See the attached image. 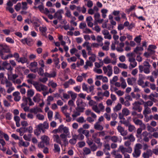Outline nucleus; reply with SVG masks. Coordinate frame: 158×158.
I'll use <instances>...</instances> for the list:
<instances>
[{"mask_svg":"<svg viewBox=\"0 0 158 158\" xmlns=\"http://www.w3.org/2000/svg\"><path fill=\"white\" fill-rule=\"evenodd\" d=\"M87 27L86 23L84 22L81 23L79 26V27L80 29L83 30Z\"/></svg>","mask_w":158,"mask_h":158,"instance_id":"obj_63","label":"nucleus"},{"mask_svg":"<svg viewBox=\"0 0 158 158\" xmlns=\"http://www.w3.org/2000/svg\"><path fill=\"white\" fill-rule=\"evenodd\" d=\"M68 94H70L72 100H75L77 98V94L72 91H68Z\"/></svg>","mask_w":158,"mask_h":158,"instance_id":"obj_43","label":"nucleus"},{"mask_svg":"<svg viewBox=\"0 0 158 158\" xmlns=\"http://www.w3.org/2000/svg\"><path fill=\"white\" fill-rule=\"evenodd\" d=\"M133 120L135 124L140 126L143 130L146 129V126L143 123L142 121L140 119L136 118H133Z\"/></svg>","mask_w":158,"mask_h":158,"instance_id":"obj_14","label":"nucleus"},{"mask_svg":"<svg viewBox=\"0 0 158 158\" xmlns=\"http://www.w3.org/2000/svg\"><path fill=\"white\" fill-rule=\"evenodd\" d=\"M94 128L98 131H102L103 129V126L100 125L99 122L96 123L94 125Z\"/></svg>","mask_w":158,"mask_h":158,"instance_id":"obj_31","label":"nucleus"},{"mask_svg":"<svg viewBox=\"0 0 158 158\" xmlns=\"http://www.w3.org/2000/svg\"><path fill=\"white\" fill-rule=\"evenodd\" d=\"M4 74L3 73H0V80L2 78H3L1 81L2 84H6V87H9L7 89V92L8 93H10V81H9L6 78L4 77Z\"/></svg>","mask_w":158,"mask_h":158,"instance_id":"obj_6","label":"nucleus"},{"mask_svg":"<svg viewBox=\"0 0 158 158\" xmlns=\"http://www.w3.org/2000/svg\"><path fill=\"white\" fill-rule=\"evenodd\" d=\"M83 153L85 155H88L91 153L90 149L87 147H85L83 148Z\"/></svg>","mask_w":158,"mask_h":158,"instance_id":"obj_37","label":"nucleus"},{"mask_svg":"<svg viewBox=\"0 0 158 158\" xmlns=\"http://www.w3.org/2000/svg\"><path fill=\"white\" fill-rule=\"evenodd\" d=\"M118 66L123 69H127L128 68L127 65L124 63H119L118 64Z\"/></svg>","mask_w":158,"mask_h":158,"instance_id":"obj_58","label":"nucleus"},{"mask_svg":"<svg viewBox=\"0 0 158 158\" xmlns=\"http://www.w3.org/2000/svg\"><path fill=\"white\" fill-rule=\"evenodd\" d=\"M33 85L35 88L38 91H44L48 89L47 87L41 83L35 82L33 84Z\"/></svg>","mask_w":158,"mask_h":158,"instance_id":"obj_4","label":"nucleus"},{"mask_svg":"<svg viewBox=\"0 0 158 158\" xmlns=\"http://www.w3.org/2000/svg\"><path fill=\"white\" fill-rule=\"evenodd\" d=\"M117 129L120 135L123 136H125L127 134V130H125L121 126L119 125L117 127Z\"/></svg>","mask_w":158,"mask_h":158,"instance_id":"obj_15","label":"nucleus"},{"mask_svg":"<svg viewBox=\"0 0 158 158\" xmlns=\"http://www.w3.org/2000/svg\"><path fill=\"white\" fill-rule=\"evenodd\" d=\"M60 130V133L63 132V133L60 134V137L62 139L63 143L66 145L68 144L67 140V137L70 135L69 128L67 127H64V125H60L59 128Z\"/></svg>","mask_w":158,"mask_h":158,"instance_id":"obj_1","label":"nucleus"},{"mask_svg":"<svg viewBox=\"0 0 158 158\" xmlns=\"http://www.w3.org/2000/svg\"><path fill=\"white\" fill-rule=\"evenodd\" d=\"M23 129H24V131L25 132L27 131L30 134L33 132V129L31 126H29L27 128L24 127Z\"/></svg>","mask_w":158,"mask_h":158,"instance_id":"obj_44","label":"nucleus"},{"mask_svg":"<svg viewBox=\"0 0 158 158\" xmlns=\"http://www.w3.org/2000/svg\"><path fill=\"white\" fill-rule=\"evenodd\" d=\"M38 127L44 133L45 131V129H48L49 128L48 123L46 121L44 122L43 123L39 124L38 125Z\"/></svg>","mask_w":158,"mask_h":158,"instance_id":"obj_12","label":"nucleus"},{"mask_svg":"<svg viewBox=\"0 0 158 158\" xmlns=\"http://www.w3.org/2000/svg\"><path fill=\"white\" fill-rule=\"evenodd\" d=\"M103 70L104 73H107V75L109 77L111 76L113 73L112 66L110 64L108 65L107 66H104L103 67Z\"/></svg>","mask_w":158,"mask_h":158,"instance_id":"obj_7","label":"nucleus"},{"mask_svg":"<svg viewBox=\"0 0 158 158\" xmlns=\"http://www.w3.org/2000/svg\"><path fill=\"white\" fill-rule=\"evenodd\" d=\"M142 104H143L142 100L141 101L135 102L132 104L133 105L132 109L133 110L137 111L139 112H140L142 110V107L140 105Z\"/></svg>","mask_w":158,"mask_h":158,"instance_id":"obj_5","label":"nucleus"},{"mask_svg":"<svg viewBox=\"0 0 158 158\" xmlns=\"http://www.w3.org/2000/svg\"><path fill=\"white\" fill-rule=\"evenodd\" d=\"M76 111L74 112V113L72 115V116L74 119L80 115L81 113L83 112V111H81L80 110H76Z\"/></svg>","mask_w":158,"mask_h":158,"instance_id":"obj_36","label":"nucleus"},{"mask_svg":"<svg viewBox=\"0 0 158 158\" xmlns=\"http://www.w3.org/2000/svg\"><path fill=\"white\" fill-rule=\"evenodd\" d=\"M15 8L16 11H19L21 9V3L20 2L18 3L15 6Z\"/></svg>","mask_w":158,"mask_h":158,"instance_id":"obj_64","label":"nucleus"},{"mask_svg":"<svg viewBox=\"0 0 158 158\" xmlns=\"http://www.w3.org/2000/svg\"><path fill=\"white\" fill-rule=\"evenodd\" d=\"M93 62L87 60L85 62V65L84 66V68L85 69H87L88 66H92L93 65Z\"/></svg>","mask_w":158,"mask_h":158,"instance_id":"obj_59","label":"nucleus"},{"mask_svg":"<svg viewBox=\"0 0 158 158\" xmlns=\"http://www.w3.org/2000/svg\"><path fill=\"white\" fill-rule=\"evenodd\" d=\"M19 145L20 146H23L25 147H27L30 144L29 142L24 141L22 139H19Z\"/></svg>","mask_w":158,"mask_h":158,"instance_id":"obj_25","label":"nucleus"},{"mask_svg":"<svg viewBox=\"0 0 158 158\" xmlns=\"http://www.w3.org/2000/svg\"><path fill=\"white\" fill-rule=\"evenodd\" d=\"M65 9H66L65 15L67 17L69 18L72 15L70 11L69 10L67 7L65 8Z\"/></svg>","mask_w":158,"mask_h":158,"instance_id":"obj_60","label":"nucleus"},{"mask_svg":"<svg viewBox=\"0 0 158 158\" xmlns=\"http://www.w3.org/2000/svg\"><path fill=\"white\" fill-rule=\"evenodd\" d=\"M143 50V47L137 46L134 49V52L136 54L141 55L142 54V52Z\"/></svg>","mask_w":158,"mask_h":158,"instance_id":"obj_23","label":"nucleus"},{"mask_svg":"<svg viewBox=\"0 0 158 158\" xmlns=\"http://www.w3.org/2000/svg\"><path fill=\"white\" fill-rule=\"evenodd\" d=\"M124 46V44L123 42H121L116 47V50L120 52H123V48Z\"/></svg>","mask_w":158,"mask_h":158,"instance_id":"obj_28","label":"nucleus"},{"mask_svg":"<svg viewBox=\"0 0 158 158\" xmlns=\"http://www.w3.org/2000/svg\"><path fill=\"white\" fill-rule=\"evenodd\" d=\"M98 109L99 111H97V112H95L98 113H99L101 111L103 112L104 111L105 106L102 102L98 104Z\"/></svg>","mask_w":158,"mask_h":158,"instance_id":"obj_29","label":"nucleus"},{"mask_svg":"<svg viewBox=\"0 0 158 158\" xmlns=\"http://www.w3.org/2000/svg\"><path fill=\"white\" fill-rule=\"evenodd\" d=\"M23 103L21 104L22 105H27L28 104L29 106H33L34 103L32 102L30 97H24L23 98Z\"/></svg>","mask_w":158,"mask_h":158,"instance_id":"obj_8","label":"nucleus"},{"mask_svg":"<svg viewBox=\"0 0 158 158\" xmlns=\"http://www.w3.org/2000/svg\"><path fill=\"white\" fill-rule=\"evenodd\" d=\"M144 78V76L142 74H140L139 75V78L137 81L138 84L143 88L144 87V82L143 81Z\"/></svg>","mask_w":158,"mask_h":158,"instance_id":"obj_18","label":"nucleus"},{"mask_svg":"<svg viewBox=\"0 0 158 158\" xmlns=\"http://www.w3.org/2000/svg\"><path fill=\"white\" fill-rule=\"evenodd\" d=\"M122 106L121 104L119 103H118L113 108V110L114 112H117L118 111L120 110L122 108Z\"/></svg>","mask_w":158,"mask_h":158,"instance_id":"obj_38","label":"nucleus"},{"mask_svg":"<svg viewBox=\"0 0 158 158\" xmlns=\"http://www.w3.org/2000/svg\"><path fill=\"white\" fill-rule=\"evenodd\" d=\"M112 154L114 156V158H122V155L117 153L115 151H113Z\"/></svg>","mask_w":158,"mask_h":158,"instance_id":"obj_57","label":"nucleus"},{"mask_svg":"<svg viewBox=\"0 0 158 158\" xmlns=\"http://www.w3.org/2000/svg\"><path fill=\"white\" fill-rule=\"evenodd\" d=\"M154 97H158V93L155 92L154 93H152L149 96V99L151 100H153Z\"/></svg>","mask_w":158,"mask_h":158,"instance_id":"obj_52","label":"nucleus"},{"mask_svg":"<svg viewBox=\"0 0 158 158\" xmlns=\"http://www.w3.org/2000/svg\"><path fill=\"white\" fill-rule=\"evenodd\" d=\"M33 99L35 102H38L40 100V94H37L34 97Z\"/></svg>","mask_w":158,"mask_h":158,"instance_id":"obj_46","label":"nucleus"},{"mask_svg":"<svg viewBox=\"0 0 158 158\" xmlns=\"http://www.w3.org/2000/svg\"><path fill=\"white\" fill-rule=\"evenodd\" d=\"M30 111L31 113H33L35 114H37L38 112H42L41 109L37 107H35L31 108L30 110Z\"/></svg>","mask_w":158,"mask_h":158,"instance_id":"obj_21","label":"nucleus"},{"mask_svg":"<svg viewBox=\"0 0 158 158\" xmlns=\"http://www.w3.org/2000/svg\"><path fill=\"white\" fill-rule=\"evenodd\" d=\"M5 144V142L4 140L2 139H0V149L3 151H5L6 150V148H3V147Z\"/></svg>","mask_w":158,"mask_h":158,"instance_id":"obj_40","label":"nucleus"},{"mask_svg":"<svg viewBox=\"0 0 158 158\" xmlns=\"http://www.w3.org/2000/svg\"><path fill=\"white\" fill-rule=\"evenodd\" d=\"M53 140L54 142L59 144L61 146L62 145V141H63L62 139L60 136L58 135H53Z\"/></svg>","mask_w":158,"mask_h":158,"instance_id":"obj_17","label":"nucleus"},{"mask_svg":"<svg viewBox=\"0 0 158 158\" xmlns=\"http://www.w3.org/2000/svg\"><path fill=\"white\" fill-rule=\"evenodd\" d=\"M103 40V38L101 36L98 35L97 36L96 38V40L97 42L100 43V45L101 46H102L103 45V44L102 42L101 43V42H102Z\"/></svg>","mask_w":158,"mask_h":158,"instance_id":"obj_55","label":"nucleus"},{"mask_svg":"<svg viewBox=\"0 0 158 158\" xmlns=\"http://www.w3.org/2000/svg\"><path fill=\"white\" fill-rule=\"evenodd\" d=\"M152 152L151 149H148L146 152L143 154V156L144 158H149L152 156Z\"/></svg>","mask_w":158,"mask_h":158,"instance_id":"obj_22","label":"nucleus"},{"mask_svg":"<svg viewBox=\"0 0 158 158\" xmlns=\"http://www.w3.org/2000/svg\"><path fill=\"white\" fill-rule=\"evenodd\" d=\"M111 140L114 143H116L117 142L121 143L122 140V139L121 137L118 138L117 136L114 135L112 136H111Z\"/></svg>","mask_w":158,"mask_h":158,"instance_id":"obj_27","label":"nucleus"},{"mask_svg":"<svg viewBox=\"0 0 158 158\" xmlns=\"http://www.w3.org/2000/svg\"><path fill=\"white\" fill-rule=\"evenodd\" d=\"M121 87L124 89L127 86V84L125 81V80L123 78H122L121 79Z\"/></svg>","mask_w":158,"mask_h":158,"instance_id":"obj_54","label":"nucleus"},{"mask_svg":"<svg viewBox=\"0 0 158 158\" xmlns=\"http://www.w3.org/2000/svg\"><path fill=\"white\" fill-rule=\"evenodd\" d=\"M21 8L23 10H26L28 8L27 3L26 2H22Z\"/></svg>","mask_w":158,"mask_h":158,"instance_id":"obj_47","label":"nucleus"},{"mask_svg":"<svg viewBox=\"0 0 158 158\" xmlns=\"http://www.w3.org/2000/svg\"><path fill=\"white\" fill-rule=\"evenodd\" d=\"M0 56L2 59L6 60L10 57V54H8L5 57L3 56V52H8L10 51L9 47L6 44H0Z\"/></svg>","mask_w":158,"mask_h":158,"instance_id":"obj_2","label":"nucleus"},{"mask_svg":"<svg viewBox=\"0 0 158 158\" xmlns=\"http://www.w3.org/2000/svg\"><path fill=\"white\" fill-rule=\"evenodd\" d=\"M40 139L41 141L45 143L46 145L49 144L50 139L46 135H43L41 137Z\"/></svg>","mask_w":158,"mask_h":158,"instance_id":"obj_19","label":"nucleus"},{"mask_svg":"<svg viewBox=\"0 0 158 158\" xmlns=\"http://www.w3.org/2000/svg\"><path fill=\"white\" fill-rule=\"evenodd\" d=\"M76 104L77 107L76 110H80L81 111H84L86 106V104L83 102L81 98H78L76 101Z\"/></svg>","mask_w":158,"mask_h":158,"instance_id":"obj_3","label":"nucleus"},{"mask_svg":"<svg viewBox=\"0 0 158 158\" xmlns=\"http://www.w3.org/2000/svg\"><path fill=\"white\" fill-rule=\"evenodd\" d=\"M151 112V109L147 107H144V110L143 111V114L146 118L147 116V114H149Z\"/></svg>","mask_w":158,"mask_h":158,"instance_id":"obj_30","label":"nucleus"},{"mask_svg":"<svg viewBox=\"0 0 158 158\" xmlns=\"http://www.w3.org/2000/svg\"><path fill=\"white\" fill-rule=\"evenodd\" d=\"M102 33L104 35L105 39L108 40H110L111 39V36L108 30L105 29L103 30L102 31Z\"/></svg>","mask_w":158,"mask_h":158,"instance_id":"obj_20","label":"nucleus"},{"mask_svg":"<svg viewBox=\"0 0 158 158\" xmlns=\"http://www.w3.org/2000/svg\"><path fill=\"white\" fill-rule=\"evenodd\" d=\"M123 139L124 140L129 139V141L131 142H134L135 140V139L134 136L132 134L128 135L127 136H125L123 138Z\"/></svg>","mask_w":158,"mask_h":158,"instance_id":"obj_33","label":"nucleus"},{"mask_svg":"<svg viewBox=\"0 0 158 158\" xmlns=\"http://www.w3.org/2000/svg\"><path fill=\"white\" fill-rule=\"evenodd\" d=\"M48 85L54 89L56 88L57 86V83L53 82V81H50L48 83Z\"/></svg>","mask_w":158,"mask_h":158,"instance_id":"obj_49","label":"nucleus"},{"mask_svg":"<svg viewBox=\"0 0 158 158\" xmlns=\"http://www.w3.org/2000/svg\"><path fill=\"white\" fill-rule=\"evenodd\" d=\"M88 103L89 106H92V109L95 112L99 111L98 109L97 104L95 102L91 100L89 101Z\"/></svg>","mask_w":158,"mask_h":158,"instance_id":"obj_16","label":"nucleus"},{"mask_svg":"<svg viewBox=\"0 0 158 158\" xmlns=\"http://www.w3.org/2000/svg\"><path fill=\"white\" fill-rule=\"evenodd\" d=\"M141 153V151L140 150L134 149V151L132 153V155L133 157L137 158L140 156Z\"/></svg>","mask_w":158,"mask_h":158,"instance_id":"obj_32","label":"nucleus"},{"mask_svg":"<svg viewBox=\"0 0 158 158\" xmlns=\"http://www.w3.org/2000/svg\"><path fill=\"white\" fill-rule=\"evenodd\" d=\"M142 135L143 137V140L145 142H148L149 139H152V134L146 131L143 132Z\"/></svg>","mask_w":158,"mask_h":158,"instance_id":"obj_9","label":"nucleus"},{"mask_svg":"<svg viewBox=\"0 0 158 158\" xmlns=\"http://www.w3.org/2000/svg\"><path fill=\"white\" fill-rule=\"evenodd\" d=\"M65 116L66 121L67 122H70L72 120V118L70 116V114L69 113H67L64 114Z\"/></svg>","mask_w":158,"mask_h":158,"instance_id":"obj_51","label":"nucleus"},{"mask_svg":"<svg viewBox=\"0 0 158 158\" xmlns=\"http://www.w3.org/2000/svg\"><path fill=\"white\" fill-rule=\"evenodd\" d=\"M136 79L134 77L131 78H128L127 79V81L129 85H132L133 83L135 81Z\"/></svg>","mask_w":158,"mask_h":158,"instance_id":"obj_39","label":"nucleus"},{"mask_svg":"<svg viewBox=\"0 0 158 158\" xmlns=\"http://www.w3.org/2000/svg\"><path fill=\"white\" fill-rule=\"evenodd\" d=\"M57 75L56 71L55 70H52L50 71L49 73L45 72L44 73V76L45 77L49 78H54L56 77Z\"/></svg>","mask_w":158,"mask_h":158,"instance_id":"obj_13","label":"nucleus"},{"mask_svg":"<svg viewBox=\"0 0 158 158\" xmlns=\"http://www.w3.org/2000/svg\"><path fill=\"white\" fill-rule=\"evenodd\" d=\"M94 140L95 142L98 144V147H101L102 146V143L101 142V139L100 138H96V139H95Z\"/></svg>","mask_w":158,"mask_h":158,"instance_id":"obj_50","label":"nucleus"},{"mask_svg":"<svg viewBox=\"0 0 158 158\" xmlns=\"http://www.w3.org/2000/svg\"><path fill=\"white\" fill-rule=\"evenodd\" d=\"M90 148L91 151L95 152L98 149V147L95 143H94L90 147Z\"/></svg>","mask_w":158,"mask_h":158,"instance_id":"obj_56","label":"nucleus"},{"mask_svg":"<svg viewBox=\"0 0 158 158\" xmlns=\"http://www.w3.org/2000/svg\"><path fill=\"white\" fill-rule=\"evenodd\" d=\"M77 139L79 140H82L84 139V136L82 133H79L78 135H74Z\"/></svg>","mask_w":158,"mask_h":158,"instance_id":"obj_53","label":"nucleus"},{"mask_svg":"<svg viewBox=\"0 0 158 158\" xmlns=\"http://www.w3.org/2000/svg\"><path fill=\"white\" fill-rule=\"evenodd\" d=\"M16 60L18 62H21L22 64H24L27 62V59L24 57H20L19 59H16Z\"/></svg>","mask_w":158,"mask_h":158,"instance_id":"obj_42","label":"nucleus"},{"mask_svg":"<svg viewBox=\"0 0 158 158\" xmlns=\"http://www.w3.org/2000/svg\"><path fill=\"white\" fill-rule=\"evenodd\" d=\"M38 63L37 62L34 61L31 63L30 64V68H36L37 67Z\"/></svg>","mask_w":158,"mask_h":158,"instance_id":"obj_61","label":"nucleus"},{"mask_svg":"<svg viewBox=\"0 0 158 158\" xmlns=\"http://www.w3.org/2000/svg\"><path fill=\"white\" fill-rule=\"evenodd\" d=\"M77 142V139L74 135L73 136V138L70 139L69 142L72 145L75 144Z\"/></svg>","mask_w":158,"mask_h":158,"instance_id":"obj_62","label":"nucleus"},{"mask_svg":"<svg viewBox=\"0 0 158 158\" xmlns=\"http://www.w3.org/2000/svg\"><path fill=\"white\" fill-rule=\"evenodd\" d=\"M122 113L125 116L129 115L130 114V110L127 108H123L122 110Z\"/></svg>","mask_w":158,"mask_h":158,"instance_id":"obj_45","label":"nucleus"},{"mask_svg":"<svg viewBox=\"0 0 158 158\" xmlns=\"http://www.w3.org/2000/svg\"><path fill=\"white\" fill-rule=\"evenodd\" d=\"M130 63V66H129L130 68H133L135 67L137 65V63L135 61V58L133 59H130L129 60V61Z\"/></svg>","mask_w":158,"mask_h":158,"instance_id":"obj_24","label":"nucleus"},{"mask_svg":"<svg viewBox=\"0 0 158 158\" xmlns=\"http://www.w3.org/2000/svg\"><path fill=\"white\" fill-rule=\"evenodd\" d=\"M31 138V134L28 135L25 134L23 136L24 139L26 141H30Z\"/></svg>","mask_w":158,"mask_h":158,"instance_id":"obj_48","label":"nucleus"},{"mask_svg":"<svg viewBox=\"0 0 158 158\" xmlns=\"http://www.w3.org/2000/svg\"><path fill=\"white\" fill-rule=\"evenodd\" d=\"M157 48L156 46L154 45H149L148 50L152 53V54H154L155 51L152 50V49H155Z\"/></svg>","mask_w":158,"mask_h":158,"instance_id":"obj_35","label":"nucleus"},{"mask_svg":"<svg viewBox=\"0 0 158 158\" xmlns=\"http://www.w3.org/2000/svg\"><path fill=\"white\" fill-rule=\"evenodd\" d=\"M101 63L102 64V65L103 64V63L108 64L111 63L113 65H115L116 63V60H115L111 61V59L108 56H106L103 59V60L101 61Z\"/></svg>","mask_w":158,"mask_h":158,"instance_id":"obj_10","label":"nucleus"},{"mask_svg":"<svg viewBox=\"0 0 158 158\" xmlns=\"http://www.w3.org/2000/svg\"><path fill=\"white\" fill-rule=\"evenodd\" d=\"M20 93L18 91L14 92L13 94V95L14 97V99L15 101H19L21 99L20 96Z\"/></svg>","mask_w":158,"mask_h":158,"instance_id":"obj_26","label":"nucleus"},{"mask_svg":"<svg viewBox=\"0 0 158 158\" xmlns=\"http://www.w3.org/2000/svg\"><path fill=\"white\" fill-rule=\"evenodd\" d=\"M118 150L120 151L123 154H125L126 152L131 153L132 151V148L131 147H128L127 148H126L124 147L122 145L119 146Z\"/></svg>","mask_w":158,"mask_h":158,"instance_id":"obj_11","label":"nucleus"},{"mask_svg":"<svg viewBox=\"0 0 158 158\" xmlns=\"http://www.w3.org/2000/svg\"><path fill=\"white\" fill-rule=\"evenodd\" d=\"M102 140H103V143H108L111 140V136L106 135L104 138L102 139Z\"/></svg>","mask_w":158,"mask_h":158,"instance_id":"obj_41","label":"nucleus"},{"mask_svg":"<svg viewBox=\"0 0 158 158\" xmlns=\"http://www.w3.org/2000/svg\"><path fill=\"white\" fill-rule=\"evenodd\" d=\"M142 102H143L144 107H148V106H151L153 104V102L151 101H148L146 102H144L143 100H142Z\"/></svg>","mask_w":158,"mask_h":158,"instance_id":"obj_34","label":"nucleus"}]
</instances>
